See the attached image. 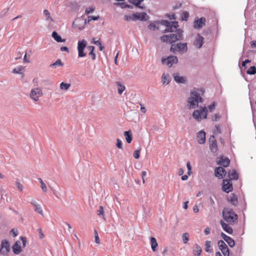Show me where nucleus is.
I'll list each match as a JSON object with an SVG mask.
<instances>
[{
  "mask_svg": "<svg viewBox=\"0 0 256 256\" xmlns=\"http://www.w3.org/2000/svg\"><path fill=\"white\" fill-rule=\"evenodd\" d=\"M205 250L206 252H212V249L211 248V242L210 240H206L205 244Z\"/></svg>",
  "mask_w": 256,
  "mask_h": 256,
  "instance_id": "nucleus-35",
  "label": "nucleus"
},
{
  "mask_svg": "<svg viewBox=\"0 0 256 256\" xmlns=\"http://www.w3.org/2000/svg\"><path fill=\"white\" fill-rule=\"evenodd\" d=\"M99 19V16H88V22L92 21V20H96Z\"/></svg>",
  "mask_w": 256,
  "mask_h": 256,
  "instance_id": "nucleus-49",
  "label": "nucleus"
},
{
  "mask_svg": "<svg viewBox=\"0 0 256 256\" xmlns=\"http://www.w3.org/2000/svg\"><path fill=\"white\" fill-rule=\"evenodd\" d=\"M206 18L202 17L200 19L195 20L194 26L195 28H200L205 24Z\"/></svg>",
  "mask_w": 256,
  "mask_h": 256,
  "instance_id": "nucleus-18",
  "label": "nucleus"
},
{
  "mask_svg": "<svg viewBox=\"0 0 256 256\" xmlns=\"http://www.w3.org/2000/svg\"><path fill=\"white\" fill-rule=\"evenodd\" d=\"M144 0H128L134 6H136V7L144 10V6H140V4L142 2H143Z\"/></svg>",
  "mask_w": 256,
  "mask_h": 256,
  "instance_id": "nucleus-22",
  "label": "nucleus"
},
{
  "mask_svg": "<svg viewBox=\"0 0 256 256\" xmlns=\"http://www.w3.org/2000/svg\"><path fill=\"white\" fill-rule=\"evenodd\" d=\"M86 42L85 40L79 41L78 44V56L80 58L84 57L86 56L84 50L86 47Z\"/></svg>",
  "mask_w": 256,
  "mask_h": 256,
  "instance_id": "nucleus-8",
  "label": "nucleus"
},
{
  "mask_svg": "<svg viewBox=\"0 0 256 256\" xmlns=\"http://www.w3.org/2000/svg\"><path fill=\"white\" fill-rule=\"evenodd\" d=\"M30 204L34 207V211L41 215H43V210L40 206L34 200L30 201Z\"/></svg>",
  "mask_w": 256,
  "mask_h": 256,
  "instance_id": "nucleus-20",
  "label": "nucleus"
},
{
  "mask_svg": "<svg viewBox=\"0 0 256 256\" xmlns=\"http://www.w3.org/2000/svg\"><path fill=\"white\" fill-rule=\"evenodd\" d=\"M115 5L120 6L122 8H132V6H130L128 4H126L124 3H115Z\"/></svg>",
  "mask_w": 256,
  "mask_h": 256,
  "instance_id": "nucleus-44",
  "label": "nucleus"
},
{
  "mask_svg": "<svg viewBox=\"0 0 256 256\" xmlns=\"http://www.w3.org/2000/svg\"><path fill=\"white\" fill-rule=\"evenodd\" d=\"M208 114V109L206 107H203L200 110H195L193 114V118L197 121H200L202 118H206Z\"/></svg>",
  "mask_w": 256,
  "mask_h": 256,
  "instance_id": "nucleus-4",
  "label": "nucleus"
},
{
  "mask_svg": "<svg viewBox=\"0 0 256 256\" xmlns=\"http://www.w3.org/2000/svg\"><path fill=\"white\" fill-rule=\"evenodd\" d=\"M162 80L164 84H168L170 82V78L168 76L164 74H162Z\"/></svg>",
  "mask_w": 256,
  "mask_h": 256,
  "instance_id": "nucleus-39",
  "label": "nucleus"
},
{
  "mask_svg": "<svg viewBox=\"0 0 256 256\" xmlns=\"http://www.w3.org/2000/svg\"><path fill=\"white\" fill-rule=\"evenodd\" d=\"M216 107V102H214L212 104L208 106V108L210 110V112H212L214 109Z\"/></svg>",
  "mask_w": 256,
  "mask_h": 256,
  "instance_id": "nucleus-54",
  "label": "nucleus"
},
{
  "mask_svg": "<svg viewBox=\"0 0 256 256\" xmlns=\"http://www.w3.org/2000/svg\"><path fill=\"white\" fill-rule=\"evenodd\" d=\"M232 185L230 180H224L222 190L224 192L228 193L232 190Z\"/></svg>",
  "mask_w": 256,
  "mask_h": 256,
  "instance_id": "nucleus-11",
  "label": "nucleus"
},
{
  "mask_svg": "<svg viewBox=\"0 0 256 256\" xmlns=\"http://www.w3.org/2000/svg\"><path fill=\"white\" fill-rule=\"evenodd\" d=\"M148 28L150 30H154L157 27L155 23H151L148 26Z\"/></svg>",
  "mask_w": 256,
  "mask_h": 256,
  "instance_id": "nucleus-55",
  "label": "nucleus"
},
{
  "mask_svg": "<svg viewBox=\"0 0 256 256\" xmlns=\"http://www.w3.org/2000/svg\"><path fill=\"white\" fill-rule=\"evenodd\" d=\"M124 136L128 143L130 144L132 140V134L131 131H126L124 132Z\"/></svg>",
  "mask_w": 256,
  "mask_h": 256,
  "instance_id": "nucleus-27",
  "label": "nucleus"
},
{
  "mask_svg": "<svg viewBox=\"0 0 256 256\" xmlns=\"http://www.w3.org/2000/svg\"><path fill=\"white\" fill-rule=\"evenodd\" d=\"M88 49L90 51L89 53V55H90L92 57V60H94L96 59V54L94 52V46H88Z\"/></svg>",
  "mask_w": 256,
  "mask_h": 256,
  "instance_id": "nucleus-32",
  "label": "nucleus"
},
{
  "mask_svg": "<svg viewBox=\"0 0 256 256\" xmlns=\"http://www.w3.org/2000/svg\"><path fill=\"white\" fill-rule=\"evenodd\" d=\"M196 140L200 144H204L206 142V132L202 130L196 135Z\"/></svg>",
  "mask_w": 256,
  "mask_h": 256,
  "instance_id": "nucleus-17",
  "label": "nucleus"
},
{
  "mask_svg": "<svg viewBox=\"0 0 256 256\" xmlns=\"http://www.w3.org/2000/svg\"><path fill=\"white\" fill-rule=\"evenodd\" d=\"M133 18H133L134 21H136L137 20L146 21L148 19V16L144 12H136V13L134 14Z\"/></svg>",
  "mask_w": 256,
  "mask_h": 256,
  "instance_id": "nucleus-12",
  "label": "nucleus"
},
{
  "mask_svg": "<svg viewBox=\"0 0 256 256\" xmlns=\"http://www.w3.org/2000/svg\"><path fill=\"white\" fill-rule=\"evenodd\" d=\"M24 67L22 66H18L17 68H14L12 70V72L14 74H20L22 73V72L24 71Z\"/></svg>",
  "mask_w": 256,
  "mask_h": 256,
  "instance_id": "nucleus-34",
  "label": "nucleus"
},
{
  "mask_svg": "<svg viewBox=\"0 0 256 256\" xmlns=\"http://www.w3.org/2000/svg\"><path fill=\"white\" fill-rule=\"evenodd\" d=\"M217 163L219 165L222 166L224 167H227L230 164V160L228 158L221 156Z\"/></svg>",
  "mask_w": 256,
  "mask_h": 256,
  "instance_id": "nucleus-19",
  "label": "nucleus"
},
{
  "mask_svg": "<svg viewBox=\"0 0 256 256\" xmlns=\"http://www.w3.org/2000/svg\"><path fill=\"white\" fill-rule=\"evenodd\" d=\"M162 62L163 64H166L168 67H171L173 64L178 62V60L176 56H169L166 58H162Z\"/></svg>",
  "mask_w": 256,
  "mask_h": 256,
  "instance_id": "nucleus-10",
  "label": "nucleus"
},
{
  "mask_svg": "<svg viewBox=\"0 0 256 256\" xmlns=\"http://www.w3.org/2000/svg\"><path fill=\"white\" fill-rule=\"evenodd\" d=\"M228 200L232 202L233 204H236L238 202L237 196L234 194H231L228 197Z\"/></svg>",
  "mask_w": 256,
  "mask_h": 256,
  "instance_id": "nucleus-29",
  "label": "nucleus"
},
{
  "mask_svg": "<svg viewBox=\"0 0 256 256\" xmlns=\"http://www.w3.org/2000/svg\"><path fill=\"white\" fill-rule=\"evenodd\" d=\"M199 210L197 205H194L193 207V211L194 213H197L198 212Z\"/></svg>",
  "mask_w": 256,
  "mask_h": 256,
  "instance_id": "nucleus-61",
  "label": "nucleus"
},
{
  "mask_svg": "<svg viewBox=\"0 0 256 256\" xmlns=\"http://www.w3.org/2000/svg\"><path fill=\"white\" fill-rule=\"evenodd\" d=\"M140 149L136 150L134 152V158L138 159L140 158Z\"/></svg>",
  "mask_w": 256,
  "mask_h": 256,
  "instance_id": "nucleus-51",
  "label": "nucleus"
},
{
  "mask_svg": "<svg viewBox=\"0 0 256 256\" xmlns=\"http://www.w3.org/2000/svg\"><path fill=\"white\" fill-rule=\"evenodd\" d=\"M219 249L220 250L224 256H230V251L226 244L222 240L218 242Z\"/></svg>",
  "mask_w": 256,
  "mask_h": 256,
  "instance_id": "nucleus-9",
  "label": "nucleus"
},
{
  "mask_svg": "<svg viewBox=\"0 0 256 256\" xmlns=\"http://www.w3.org/2000/svg\"><path fill=\"white\" fill-rule=\"evenodd\" d=\"M32 82L34 83V84L35 86H38V78H34L33 80H32Z\"/></svg>",
  "mask_w": 256,
  "mask_h": 256,
  "instance_id": "nucleus-64",
  "label": "nucleus"
},
{
  "mask_svg": "<svg viewBox=\"0 0 256 256\" xmlns=\"http://www.w3.org/2000/svg\"><path fill=\"white\" fill-rule=\"evenodd\" d=\"M202 252V248L200 246H199L198 244H196L194 250H193V253L196 256H200V254Z\"/></svg>",
  "mask_w": 256,
  "mask_h": 256,
  "instance_id": "nucleus-28",
  "label": "nucleus"
},
{
  "mask_svg": "<svg viewBox=\"0 0 256 256\" xmlns=\"http://www.w3.org/2000/svg\"><path fill=\"white\" fill-rule=\"evenodd\" d=\"M38 234H39V238H40V239H42L44 238V234H43V233L42 232V229L38 228Z\"/></svg>",
  "mask_w": 256,
  "mask_h": 256,
  "instance_id": "nucleus-58",
  "label": "nucleus"
},
{
  "mask_svg": "<svg viewBox=\"0 0 256 256\" xmlns=\"http://www.w3.org/2000/svg\"><path fill=\"white\" fill-rule=\"evenodd\" d=\"M116 84L118 86V92L119 94H121L123 92L126 90V87L124 85L122 84L120 82H116Z\"/></svg>",
  "mask_w": 256,
  "mask_h": 256,
  "instance_id": "nucleus-30",
  "label": "nucleus"
},
{
  "mask_svg": "<svg viewBox=\"0 0 256 256\" xmlns=\"http://www.w3.org/2000/svg\"><path fill=\"white\" fill-rule=\"evenodd\" d=\"M94 234L95 242L98 244H100V240L98 237V232L96 230H94Z\"/></svg>",
  "mask_w": 256,
  "mask_h": 256,
  "instance_id": "nucleus-45",
  "label": "nucleus"
},
{
  "mask_svg": "<svg viewBox=\"0 0 256 256\" xmlns=\"http://www.w3.org/2000/svg\"><path fill=\"white\" fill-rule=\"evenodd\" d=\"M210 148L211 152L213 153H216L218 151V146L216 140L214 136H212L210 138Z\"/></svg>",
  "mask_w": 256,
  "mask_h": 256,
  "instance_id": "nucleus-15",
  "label": "nucleus"
},
{
  "mask_svg": "<svg viewBox=\"0 0 256 256\" xmlns=\"http://www.w3.org/2000/svg\"><path fill=\"white\" fill-rule=\"evenodd\" d=\"M228 176L230 180H238V174L234 170L228 172Z\"/></svg>",
  "mask_w": 256,
  "mask_h": 256,
  "instance_id": "nucleus-26",
  "label": "nucleus"
},
{
  "mask_svg": "<svg viewBox=\"0 0 256 256\" xmlns=\"http://www.w3.org/2000/svg\"><path fill=\"white\" fill-rule=\"evenodd\" d=\"M24 62L29 63L30 62V60L27 58V54H26L24 57Z\"/></svg>",
  "mask_w": 256,
  "mask_h": 256,
  "instance_id": "nucleus-63",
  "label": "nucleus"
},
{
  "mask_svg": "<svg viewBox=\"0 0 256 256\" xmlns=\"http://www.w3.org/2000/svg\"><path fill=\"white\" fill-rule=\"evenodd\" d=\"M71 84L70 83H65L64 82H62L60 86V90H68Z\"/></svg>",
  "mask_w": 256,
  "mask_h": 256,
  "instance_id": "nucleus-33",
  "label": "nucleus"
},
{
  "mask_svg": "<svg viewBox=\"0 0 256 256\" xmlns=\"http://www.w3.org/2000/svg\"><path fill=\"white\" fill-rule=\"evenodd\" d=\"M64 64L62 63L60 60L58 59L56 62L53 64H50V67L51 68H56L58 66H62Z\"/></svg>",
  "mask_w": 256,
  "mask_h": 256,
  "instance_id": "nucleus-36",
  "label": "nucleus"
},
{
  "mask_svg": "<svg viewBox=\"0 0 256 256\" xmlns=\"http://www.w3.org/2000/svg\"><path fill=\"white\" fill-rule=\"evenodd\" d=\"M133 17H134V14H132V16L126 15L124 16V20L126 21L133 20V18H134Z\"/></svg>",
  "mask_w": 256,
  "mask_h": 256,
  "instance_id": "nucleus-52",
  "label": "nucleus"
},
{
  "mask_svg": "<svg viewBox=\"0 0 256 256\" xmlns=\"http://www.w3.org/2000/svg\"><path fill=\"white\" fill-rule=\"evenodd\" d=\"M150 240L152 250L153 252H156L158 246L156 240L154 237H151Z\"/></svg>",
  "mask_w": 256,
  "mask_h": 256,
  "instance_id": "nucleus-23",
  "label": "nucleus"
},
{
  "mask_svg": "<svg viewBox=\"0 0 256 256\" xmlns=\"http://www.w3.org/2000/svg\"><path fill=\"white\" fill-rule=\"evenodd\" d=\"M188 50L186 43H178L177 44H172L170 50L171 52L176 53L179 52L180 54L186 52Z\"/></svg>",
  "mask_w": 256,
  "mask_h": 256,
  "instance_id": "nucleus-7",
  "label": "nucleus"
},
{
  "mask_svg": "<svg viewBox=\"0 0 256 256\" xmlns=\"http://www.w3.org/2000/svg\"><path fill=\"white\" fill-rule=\"evenodd\" d=\"M92 42L99 46L100 50L102 51L104 50V47L102 46V42L100 40H96V38H94L92 40Z\"/></svg>",
  "mask_w": 256,
  "mask_h": 256,
  "instance_id": "nucleus-37",
  "label": "nucleus"
},
{
  "mask_svg": "<svg viewBox=\"0 0 256 256\" xmlns=\"http://www.w3.org/2000/svg\"><path fill=\"white\" fill-rule=\"evenodd\" d=\"M38 180L40 184V187L44 192H46L48 191V189L46 184L43 182L41 178H38Z\"/></svg>",
  "mask_w": 256,
  "mask_h": 256,
  "instance_id": "nucleus-38",
  "label": "nucleus"
},
{
  "mask_svg": "<svg viewBox=\"0 0 256 256\" xmlns=\"http://www.w3.org/2000/svg\"><path fill=\"white\" fill-rule=\"evenodd\" d=\"M222 216L224 220L229 224H234L238 220V216L230 208H224L222 212Z\"/></svg>",
  "mask_w": 256,
  "mask_h": 256,
  "instance_id": "nucleus-2",
  "label": "nucleus"
},
{
  "mask_svg": "<svg viewBox=\"0 0 256 256\" xmlns=\"http://www.w3.org/2000/svg\"><path fill=\"white\" fill-rule=\"evenodd\" d=\"M186 166H187V168L188 169V174L190 175L191 172H192V171H191L192 170V168H191L190 164V162H187Z\"/></svg>",
  "mask_w": 256,
  "mask_h": 256,
  "instance_id": "nucleus-56",
  "label": "nucleus"
},
{
  "mask_svg": "<svg viewBox=\"0 0 256 256\" xmlns=\"http://www.w3.org/2000/svg\"><path fill=\"white\" fill-rule=\"evenodd\" d=\"M160 40L162 42L172 44L176 40H182V36L181 32H178V34H170L162 36Z\"/></svg>",
  "mask_w": 256,
  "mask_h": 256,
  "instance_id": "nucleus-3",
  "label": "nucleus"
},
{
  "mask_svg": "<svg viewBox=\"0 0 256 256\" xmlns=\"http://www.w3.org/2000/svg\"><path fill=\"white\" fill-rule=\"evenodd\" d=\"M189 16V14L188 12H184L182 14V20H186V21L188 18Z\"/></svg>",
  "mask_w": 256,
  "mask_h": 256,
  "instance_id": "nucleus-47",
  "label": "nucleus"
},
{
  "mask_svg": "<svg viewBox=\"0 0 256 256\" xmlns=\"http://www.w3.org/2000/svg\"><path fill=\"white\" fill-rule=\"evenodd\" d=\"M204 40V38L200 36L199 34H198L196 36L195 40L194 42V46L198 48H200L203 45Z\"/></svg>",
  "mask_w": 256,
  "mask_h": 256,
  "instance_id": "nucleus-16",
  "label": "nucleus"
},
{
  "mask_svg": "<svg viewBox=\"0 0 256 256\" xmlns=\"http://www.w3.org/2000/svg\"><path fill=\"white\" fill-rule=\"evenodd\" d=\"M43 94L44 93L42 88L40 87H36L31 90L30 97L33 101L37 102Z\"/></svg>",
  "mask_w": 256,
  "mask_h": 256,
  "instance_id": "nucleus-5",
  "label": "nucleus"
},
{
  "mask_svg": "<svg viewBox=\"0 0 256 256\" xmlns=\"http://www.w3.org/2000/svg\"><path fill=\"white\" fill-rule=\"evenodd\" d=\"M248 74H256V68L254 66L250 67L246 72Z\"/></svg>",
  "mask_w": 256,
  "mask_h": 256,
  "instance_id": "nucleus-40",
  "label": "nucleus"
},
{
  "mask_svg": "<svg viewBox=\"0 0 256 256\" xmlns=\"http://www.w3.org/2000/svg\"><path fill=\"white\" fill-rule=\"evenodd\" d=\"M52 36L54 39L58 42H64L66 41L65 39H62L60 36H58L55 31L52 32Z\"/></svg>",
  "mask_w": 256,
  "mask_h": 256,
  "instance_id": "nucleus-24",
  "label": "nucleus"
},
{
  "mask_svg": "<svg viewBox=\"0 0 256 256\" xmlns=\"http://www.w3.org/2000/svg\"><path fill=\"white\" fill-rule=\"evenodd\" d=\"M189 235L188 233H184L182 235V240L184 244H186L189 240Z\"/></svg>",
  "mask_w": 256,
  "mask_h": 256,
  "instance_id": "nucleus-41",
  "label": "nucleus"
},
{
  "mask_svg": "<svg viewBox=\"0 0 256 256\" xmlns=\"http://www.w3.org/2000/svg\"><path fill=\"white\" fill-rule=\"evenodd\" d=\"M220 118V116L218 114H216L214 115V116L212 118V120L213 122L218 121Z\"/></svg>",
  "mask_w": 256,
  "mask_h": 256,
  "instance_id": "nucleus-57",
  "label": "nucleus"
},
{
  "mask_svg": "<svg viewBox=\"0 0 256 256\" xmlns=\"http://www.w3.org/2000/svg\"><path fill=\"white\" fill-rule=\"evenodd\" d=\"M161 24L166 27V29L164 30V32H175L178 26V22L176 21L170 22L166 20H163L161 22Z\"/></svg>",
  "mask_w": 256,
  "mask_h": 256,
  "instance_id": "nucleus-6",
  "label": "nucleus"
},
{
  "mask_svg": "<svg viewBox=\"0 0 256 256\" xmlns=\"http://www.w3.org/2000/svg\"><path fill=\"white\" fill-rule=\"evenodd\" d=\"M222 238L226 242V240H228V238H230V237L224 234V233H222Z\"/></svg>",
  "mask_w": 256,
  "mask_h": 256,
  "instance_id": "nucleus-59",
  "label": "nucleus"
},
{
  "mask_svg": "<svg viewBox=\"0 0 256 256\" xmlns=\"http://www.w3.org/2000/svg\"><path fill=\"white\" fill-rule=\"evenodd\" d=\"M202 99L199 93L196 91L191 92V96L188 99V106L190 109L195 108Z\"/></svg>",
  "mask_w": 256,
  "mask_h": 256,
  "instance_id": "nucleus-1",
  "label": "nucleus"
},
{
  "mask_svg": "<svg viewBox=\"0 0 256 256\" xmlns=\"http://www.w3.org/2000/svg\"><path fill=\"white\" fill-rule=\"evenodd\" d=\"M10 250V244L6 240L2 242L1 247L0 248V253L2 254H7Z\"/></svg>",
  "mask_w": 256,
  "mask_h": 256,
  "instance_id": "nucleus-13",
  "label": "nucleus"
},
{
  "mask_svg": "<svg viewBox=\"0 0 256 256\" xmlns=\"http://www.w3.org/2000/svg\"><path fill=\"white\" fill-rule=\"evenodd\" d=\"M13 252L16 254H18L22 251L21 247L18 244V242H16L13 246L12 248Z\"/></svg>",
  "mask_w": 256,
  "mask_h": 256,
  "instance_id": "nucleus-31",
  "label": "nucleus"
},
{
  "mask_svg": "<svg viewBox=\"0 0 256 256\" xmlns=\"http://www.w3.org/2000/svg\"><path fill=\"white\" fill-rule=\"evenodd\" d=\"M226 170L221 166L216 168L214 170V174L218 178H222L226 174Z\"/></svg>",
  "mask_w": 256,
  "mask_h": 256,
  "instance_id": "nucleus-14",
  "label": "nucleus"
},
{
  "mask_svg": "<svg viewBox=\"0 0 256 256\" xmlns=\"http://www.w3.org/2000/svg\"><path fill=\"white\" fill-rule=\"evenodd\" d=\"M94 10V8L93 6H90L86 8L85 10V14L87 15L90 13L92 12Z\"/></svg>",
  "mask_w": 256,
  "mask_h": 256,
  "instance_id": "nucleus-46",
  "label": "nucleus"
},
{
  "mask_svg": "<svg viewBox=\"0 0 256 256\" xmlns=\"http://www.w3.org/2000/svg\"><path fill=\"white\" fill-rule=\"evenodd\" d=\"M44 14L46 16V20H52V18L50 17V13L48 10H45L44 11Z\"/></svg>",
  "mask_w": 256,
  "mask_h": 256,
  "instance_id": "nucleus-48",
  "label": "nucleus"
},
{
  "mask_svg": "<svg viewBox=\"0 0 256 256\" xmlns=\"http://www.w3.org/2000/svg\"><path fill=\"white\" fill-rule=\"evenodd\" d=\"M220 224L222 228L228 234H232L233 232L232 228L229 226L228 224L222 222V220L220 222Z\"/></svg>",
  "mask_w": 256,
  "mask_h": 256,
  "instance_id": "nucleus-21",
  "label": "nucleus"
},
{
  "mask_svg": "<svg viewBox=\"0 0 256 256\" xmlns=\"http://www.w3.org/2000/svg\"><path fill=\"white\" fill-rule=\"evenodd\" d=\"M116 146L120 149H122V143L120 139L116 140Z\"/></svg>",
  "mask_w": 256,
  "mask_h": 256,
  "instance_id": "nucleus-53",
  "label": "nucleus"
},
{
  "mask_svg": "<svg viewBox=\"0 0 256 256\" xmlns=\"http://www.w3.org/2000/svg\"><path fill=\"white\" fill-rule=\"evenodd\" d=\"M173 76L174 77V80L178 83H184L185 79L184 77L180 76L178 74H174Z\"/></svg>",
  "mask_w": 256,
  "mask_h": 256,
  "instance_id": "nucleus-25",
  "label": "nucleus"
},
{
  "mask_svg": "<svg viewBox=\"0 0 256 256\" xmlns=\"http://www.w3.org/2000/svg\"><path fill=\"white\" fill-rule=\"evenodd\" d=\"M250 61L249 60H246L244 61L242 63V66L244 67V68H246V64L250 62Z\"/></svg>",
  "mask_w": 256,
  "mask_h": 256,
  "instance_id": "nucleus-60",
  "label": "nucleus"
},
{
  "mask_svg": "<svg viewBox=\"0 0 256 256\" xmlns=\"http://www.w3.org/2000/svg\"><path fill=\"white\" fill-rule=\"evenodd\" d=\"M97 214L99 216H102V218H104V208L102 206H99L98 210H97Z\"/></svg>",
  "mask_w": 256,
  "mask_h": 256,
  "instance_id": "nucleus-42",
  "label": "nucleus"
},
{
  "mask_svg": "<svg viewBox=\"0 0 256 256\" xmlns=\"http://www.w3.org/2000/svg\"><path fill=\"white\" fill-rule=\"evenodd\" d=\"M16 185L18 189L20 192H22L23 190V186L22 184L20 183V182L18 180H17L16 182Z\"/></svg>",
  "mask_w": 256,
  "mask_h": 256,
  "instance_id": "nucleus-50",
  "label": "nucleus"
},
{
  "mask_svg": "<svg viewBox=\"0 0 256 256\" xmlns=\"http://www.w3.org/2000/svg\"><path fill=\"white\" fill-rule=\"evenodd\" d=\"M226 242L228 244L229 246L231 248L234 247L235 245L234 240L233 239H232L231 238H228V240H226Z\"/></svg>",
  "mask_w": 256,
  "mask_h": 256,
  "instance_id": "nucleus-43",
  "label": "nucleus"
},
{
  "mask_svg": "<svg viewBox=\"0 0 256 256\" xmlns=\"http://www.w3.org/2000/svg\"><path fill=\"white\" fill-rule=\"evenodd\" d=\"M60 50L62 52H64H64H69L68 48L66 46H62V47H61Z\"/></svg>",
  "mask_w": 256,
  "mask_h": 256,
  "instance_id": "nucleus-62",
  "label": "nucleus"
}]
</instances>
